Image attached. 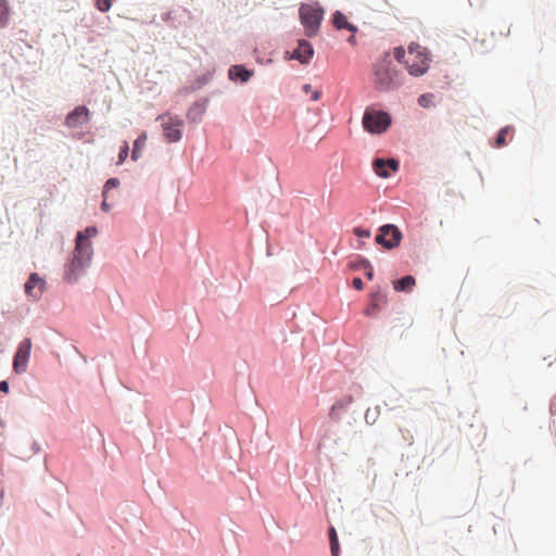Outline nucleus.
Here are the masks:
<instances>
[{
    "mask_svg": "<svg viewBox=\"0 0 556 556\" xmlns=\"http://www.w3.org/2000/svg\"><path fill=\"white\" fill-rule=\"evenodd\" d=\"M110 204L106 202V198H104L102 204H101V208L104 211V212H108L110 210Z\"/></svg>",
    "mask_w": 556,
    "mask_h": 556,
    "instance_id": "nucleus-31",
    "label": "nucleus"
},
{
    "mask_svg": "<svg viewBox=\"0 0 556 556\" xmlns=\"http://www.w3.org/2000/svg\"><path fill=\"white\" fill-rule=\"evenodd\" d=\"M352 403H353V396L352 395H346V396L340 399L339 401H337L333 404V406L331 408V412H330V415L333 416L336 410L344 409V408H346Z\"/></svg>",
    "mask_w": 556,
    "mask_h": 556,
    "instance_id": "nucleus-19",
    "label": "nucleus"
},
{
    "mask_svg": "<svg viewBox=\"0 0 556 556\" xmlns=\"http://www.w3.org/2000/svg\"><path fill=\"white\" fill-rule=\"evenodd\" d=\"M353 287L356 289V290H363L364 288V283H363V280L358 277H355L353 279Z\"/></svg>",
    "mask_w": 556,
    "mask_h": 556,
    "instance_id": "nucleus-29",
    "label": "nucleus"
},
{
    "mask_svg": "<svg viewBox=\"0 0 556 556\" xmlns=\"http://www.w3.org/2000/svg\"><path fill=\"white\" fill-rule=\"evenodd\" d=\"M391 124V117L387 112L367 109L363 116V126L365 130L371 134H381L388 129Z\"/></svg>",
    "mask_w": 556,
    "mask_h": 556,
    "instance_id": "nucleus-5",
    "label": "nucleus"
},
{
    "mask_svg": "<svg viewBox=\"0 0 556 556\" xmlns=\"http://www.w3.org/2000/svg\"><path fill=\"white\" fill-rule=\"evenodd\" d=\"M371 81L379 91H389L400 86L399 72L389 55L376 61L372 66Z\"/></svg>",
    "mask_w": 556,
    "mask_h": 556,
    "instance_id": "nucleus-2",
    "label": "nucleus"
},
{
    "mask_svg": "<svg viewBox=\"0 0 556 556\" xmlns=\"http://www.w3.org/2000/svg\"><path fill=\"white\" fill-rule=\"evenodd\" d=\"M370 410L368 409L365 414V419L368 421L369 418H372V415H369Z\"/></svg>",
    "mask_w": 556,
    "mask_h": 556,
    "instance_id": "nucleus-33",
    "label": "nucleus"
},
{
    "mask_svg": "<svg viewBox=\"0 0 556 556\" xmlns=\"http://www.w3.org/2000/svg\"><path fill=\"white\" fill-rule=\"evenodd\" d=\"M299 13L301 23L305 28V35L308 37L317 35L324 16L323 9L313 4H302Z\"/></svg>",
    "mask_w": 556,
    "mask_h": 556,
    "instance_id": "nucleus-4",
    "label": "nucleus"
},
{
    "mask_svg": "<svg viewBox=\"0 0 556 556\" xmlns=\"http://www.w3.org/2000/svg\"><path fill=\"white\" fill-rule=\"evenodd\" d=\"M303 91L306 93H312L311 99L313 101H318L321 97V92L319 90H312V86L309 84L303 86Z\"/></svg>",
    "mask_w": 556,
    "mask_h": 556,
    "instance_id": "nucleus-24",
    "label": "nucleus"
},
{
    "mask_svg": "<svg viewBox=\"0 0 556 556\" xmlns=\"http://www.w3.org/2000/svg\"><path fill=\"white\" fill-rule=\"evenodd\" d=\"M252 76V72L248 71L242 65H232L229 68V77L230 79H239L242 83L248 81Z\"/></svg>",
    "mask_w": 556,
    "mask_h": 556,
    "instance_id": "nucleus-14",
    "label": "nucleus"
},
{
    "mask_svg": "<svg viewBox=\"0 0 556 556\" xmlns=\"http://www.w3.org/2000/svg\"><path fill=\"white\" fill-rule=\"evenodd\" d=\"M332 24L337 29H348L352 35L348 38V42L351 45L356 43L355 34L357 27L348 21V17L340 11H336L332 16Z\"/></svg>",
    "mask_w": 556,
    "mask_h": 556,
    "instance_id": "nucleus-11",
    "label": "nucleus"
},
{
    "mask_svg": "<svg viewBox=\"0 0 556 556\" xmlns=\"http://www.w3.org/2000/svg\"><path fill=\"white\" fill-rule=\"evenodd\" d=\"M394 58L396 59V61H399L400 63H404L405 59H407V54H406V51L404 50V48L402 47H396L394 49Z\"/></svg>",
    "mask_w": 556,
    "mask_h": 556,
    "instance_id": "nucleus-26",
    "label": "nucleus"
},
{
    "mask_svg": "<svg viewBox=\"0 0 556 556\" xmlns=\"http://www.w3.org/2000/svg\"><path fill=\"white\" fill-rule=\"evenodd\" d=\"M118 185L119 180L117 178L108 179L103 188V198H106L109 190H111L112 188H116Z\"/></svg>",
    "mask_w": 556,
    "mask_h": 556,
    "instance_id": "nucleus-22",
    "label": "nucleus"
},
{
    "mask_svg": "<svg viewBox=\"0 0 556 556\" xmlns=\"http://www.w3.org/2000/svg\"><path fill=\"white\" fill-rule=\"evenodd\" d=\"M157 119L161 121L164 136L169 142H177L181 139V131L179 129V127L182 125L181 118L170 114H162Z\"/></svg>",
    "mask_w": 556,
    "mask_h": 556,
    "instance_id": "nucleus-7",
    "label": "nucleus"
},
{
    "mask_svg": "<svg viewBox=\"0 0 556 556\" xmlns=\"http://www.w3.org/2000/svg\"><path fill=\"white\" fill-rule=\"evenodd\" d=\"M30 350H31L30 339L27 338L20 343L17 351L14 355V359H13V370L16 374H23L26 371L27 363H28V359L30 356Z\"/></svg>",
    "mask_w": 556,
    "mask_h": 556,
    "instance_id": "nucleus-8",
    "label": "nucleus"
},
{
    "mask_svg": "<svg viewBox=\"0 0 556 556\" xmlns=\"http://www.w3.org/2000/svg\"><path fill=\"white\" fill-rule=\"evenodd\" d=\"M98 229L94 226L87 227L84 231L77 233L73 257L65 267L64 277L67 282L77 281L89 266L93 254L90 239L96 237Z\"/></svg>",
    "mask_w": 556,
    "mask_h": 556,
    "instance_id": "nucleus-1",
    "label": "nucleus"
},
{
    "mask_svg": "<svg viewBox=\"0 0 556 556\" xmlns=\"http://www.w3.org/2000/svg\"><path fill=\"white\" fill-rule=\"evenodd\" d=\"M370 410L368 409L365 414V419L368 421L369 418H372V415H369Z\"/></svg>",
    "mask_w": 556,
    "mask_h": 556,
    "instance_id": "nucleus-34",
    "label": "nucleus"
},
{
    "mask_svg": "<svg viewBox=\"0 0 556 556\" xmlns=\"http://www.w3.org/2000/svg\"><path fill=\"white\" fill-rule=\"evenodd\" d=\"M10 8L8 0H0V28H3L9 23Z\"/></svg>",
    "mask_w": 556,
    "mask_h": 556,
    "instance_id": "nucleus-18",
    "label": "nucleus"
},
{
    "mask_svg": "<svg viewBox=\"0 0 556 556\" xmlns=\"http://www.w3.org/2000/svg\"><path fill=\"white\" fill-rule=\"evenodd\" d=\"M430 62L431 58L427 48L414 42L408 46L407 59L404 64L410 75L422 76L428 72Z\"/></svg>",
    "mask_w": 556,
    "mask_h": 556,
    "instance_id": "nucleus-3",
    "label": "nucleus"
},
{
    "mask_svg": "<svg viewBox=\"0 0 556 556\" xmlns=\"http://www.w3.org/2000/svg\"><path fill=\"white\" fill-rule=\"evenodd\" d=\"M329 539H330V548L332 556H338L339 552V542L337 538V533L334 528H330L329 530Z\"/></svg>",
    "mask_w": 556,
    "mask_h": 556,
    "instance_id": "nucleus-20",
    "label": "nucleus"
},
{
    "mask_svg": "<svg viewBox=\"0 0 556 556\" xmlns=\"http://www.w3.org/2000/svg\"><path fill=\"white\" fill-rule=\"evenodd\" d=\"M90 119V112L89 110L84 106L79 105L76 106L72 112H70L65 117V125L68 128H78L81 125L88 123Z\"/></svg>",
    "mask_w": 556,
    "mask_h": 556,
    "instance_id": "nucleus-9",
    "label": "nucleus"
},
{
    "mask_svg": "<svg viewBox=\"0 0 556 556\" xmlns=\"http://www.w3.org/2000/svg\"><path fill=\"white\" fill-rule=\"evenodd\" d=\"M367 267H369V269L366 273V277L371 280L372 277H374V271H372V268L370 267V265L368 263H367Z\"/></svg>",
    "mask_w": 556,
    "mask_h": 556,
    "instance_id": "nucleus-32",
    "label": "nucleus"
},
{
    "mask_svg": "<svg viewBox=\"0 0 556 556\" xmlns=\"http://www.w3.org/2000/svg\"><path fill=\"white\" fill-rule=\"evenodd\" d=\"M415 285L416 280L410 275L393 281V288L397 292L410 291Z\"/></svg>",
    "mask_w": 556,
    "mask_h": 556,
    "instance_id": "nucleus-15",
    "label": "nucleus"
},
{
    "mask_svg": "<svg viewBox=\"0 0 556 556\" xmlns=\"http://www.w3.org/2000/svg\"><path fill=\"white\" fill-rule=\"evenodd\" d=\"M314 49L306 40H299L298 48L292 53V59L300 61L302 64H306L313 58Z\"/></svg>",
    "mask_w": 556,
    "mask_h": 556,
    "instance_id": "nucleus-13",
    "label": "nucleus"
},
{
    "mask_svg": "<svg viewBox=\"0 0 556 556\" xmlns=\"http://www.w3.org/2000/svg\"><path fill=\"white\" fill-rule=\"evenodd\" d=\"M113 0H97L96 7L101 12H108L112 7Z\"/></svg>",
    "mask_w": 556,
    "mask_h": 556,
    "instance_id": "nucleus-23",
    "label": "nucleus"
},
{
    "mask_svg": "<svg viewBox=\"0 0 556 556\" xmlns=\"http://www.w3.org/2000/svg\"><path fill=\"white\" fill-rule=\"evenodd\" d=\"M433 94L425 93L418 98V104L422 108H430L432 105Z\"/></svg>",
    "mask_w": 556,
    "mask_h": 556,
    "instance_id": "nucleus-21",
    "label": "nucleus"
},
{
    "mask_svg": "<svg viewBox=\"0 0 556 556\" xmlns=\"http://www.w3.org/2000/svg\"><path fill=\"white\" fill-rule=\"evenodd\" d=\"M508 132H509V128L508 127H505V128L500 130V132L497 135V138H496V146L498 148L503 147L506 143V136H507Z\"/></svg>",
    "mask_w": 556,
    "mask_h": 556,
    "instance_id": "nucleus-25",
    "label": "nucleus"
},
{
    "mask_svg": "<svg viewBox=\"0 0 556 556\" xmlns=\"http://www.w3.org/2000/svg\"><path fill=\"white\" fill-rule=\"evenodd\" d=\"M147 142V134H141L134 142V149L131 153V159L137 161L140 157V152L144 148Z\"/></svg>",
    "mask_w": 556,
    "mask_h": 556,
    "instance_id": "nucleus-17",
    "label": "nucleus"
},
{
    "mask_svg": "<svg viewBox=\"0 0 556 556\" xmlns=\"http://www.w3.org/2000/svg\"><path fill=\"white\" fill-rule=\"evenodd\" d=\"M0 391L4 393L9 392V383L5 380L0 382Z\"/></svg>",
    "mask_w": 556,
    "mask_h": 556,
    "instance_id": "nucleus-30",
    "label": "nucleus"
},
{
    "mask_svg": "<svg viewBox=\"0 0 556 556\" xmlns=\"http://www.w3.org/2000/svg\"><path fill=\"white\" fill-rule=\"evenodd\" d=\"M128 150H129L128 143L124 142V144L121 148L119 154H118V162H117V164H122V163L125 162V160L128 156Z\"/></svg>",
    "mask_w": 556,
    "mask_h": 556,
    "instance_id": "nucleus-27",
    "label": "nucleus"
},
{
    "mask_svg": "<svg viewBox=\"0 0 556 556\" xmlns=\"http://www.w3.org/2000/svg\"><path fill=\"white\" fill-rule=\"evenodd\" d=\"M386 295L381 294L380 292H377L376 294H372L371 296V303L370 305L364 311L365 315H374L379 309L380 303H386Z\"/></svg>",
    "mask_w": 556,
    "mask_h": 556,
    "instance_id": "nucleus-16",
    "label": "nucleus"
},
{
    "mask_svg": "<svg viewBox=\"0 0 556 556\" xmlns=\"http://www.w3.org/2000/svg\"><path fill=\"white\" fill-rule=\"evenodd\" d=\"M46 281L38 274L33 273L26 281L25 293L34 300H39L45 291Z\"/></svg>",
    "mask_w": 556,
    "mask_h": 556,
    "instance_id": "nucleus-10",
    "label": "nucleus"
},
{
    "mask_svg": "<svg viewBox=\"0 0 556 556\" xmlns=\"http://www.w3.org/2000/svg\"><path fill=\"white\" fill-rule=\"evenodd\" d=\"M354 235L359 238H368L370 237V230L364 229L362 227H356L353 230Z\"/></svg>",
    "mask_w": 556,
    "mask_h": 556,
    "instance_id": "nucleus-28",
    "label": "nucleus"
},
{
    "mask_svg": "<svg viewBox=\"0 0 556 556\" xmlns=\"http://www.w3.org/2000/svg\"><path fill=\"white\" fill-rule=\"evenodd\" d=\"M402 240V232L394 225H383L379 229V233L376 236V243L383 248L391 250L396 248Z\"/></svg>",
    "mask_w": 556,
    "mask_h": 556,
    "instance_id": "nucleus-6",
    "label": "nucleus"
},
{
    "mask_svg": "<svg viewBox=\"0 0 556 556\" xmlns=\"http://www.w3.org/2000/svg\"><path fill=\"white\" fill-rule=\"evenodd\" d=\"M372 167L379 177L388 178L390 177L388 168L396 172L399 169V162L394 159H388L387 161L383 159H376L372 163Z\"/></svg>",
    "mask_w": 556,
    "mask_h": 556,
    "instance_id": "nucleus-12",
    "label": "nucleus"
}]
</instances>
